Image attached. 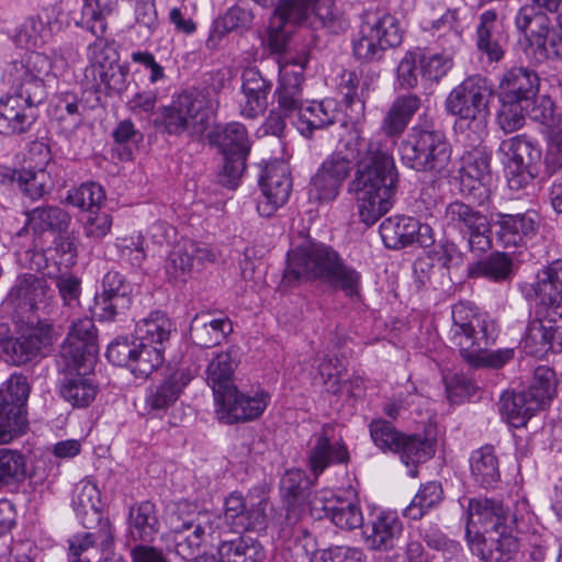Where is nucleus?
<instances>
[{"label": "nucleus", "mask_w": 562, "mask_h": 562, "mask_svg": "<svg viewBox=\"0 0 562 562\" xmlns=\"http://www.w3.org/2000/svg\"><path fill=\"white\" fill-rule=\"evenodd\" d=\"M175 330V324L161 311L151 312L147 317L138 321L135 326L138 341L160 347L162 351L165 344L169 341Z\"/></svg>", "instance_id": "46"}, {"label": "nucleus", "mask_w": 562, "mask_h": 562, "mask_svg": "<svg viewBox=\"0 0 562 562\" xmlns=\"http://www.w3.org/2000/svg\"><path fill=\"white\" fill-rule=\"evenodd\" d=\"M127 68L114 64L90 79L91 88L97 93L104 92L105 95L122 93L127 88Z\"/></svg>", "instance_id": "61"}, {"label": "nucleus", "mask_w": 562, "mask_h": 562, "mask_svg": "<svg viewBox=\"0 0 562 562\" xmlns=\"http://www.w3.org/2000/svg\"><path fill=\"white\" fill-rule=\"evenodd\" d=\"M98 352L97 329L89 317L75 321L61 345L60 356L69 369L90 368Z\"/></svg>", "instance_id": "17"}, {"label": "nucleus", "mask_w": 562, "mask_h": 562, "mask_svg": "<svg viewBox=\"0 0 562 562\" xmlns=\"http://www.w3.org/2000/svg\"><path fill=\"white\" fill-rule=\"evenodd\" d=\"M470 471L474 482L484 488H494L501 480L499 460L492 446H484L471 453Z\"/></svg>", "instance_id": "43"}, {"label": "nucleus", "mask_w": 562, "mask_h": 562, "mask_svg": "<svg viewBox=\"0 0 562 562\" xmlns=\"http://www.w3.org/2000/svg\"><path fill=\"white\" fill-rule=\"evenodd\" d=\"M533 292L547 310L562 311V259H555L537 273Z\"/></svg>", "instance_id": "33"}, {"label": "nucleus", "mask_w": 562, "mask_h": 562, "mask_svg": "<svg viewBox=\"0 0 562 562\" xmlns=\"http://www.w3.org/2000/svg\"><path fill=\"white\" fill-rule=\"evenodd\" d=\"M172 533L176 552L183 559L193 555L205 541L206 536L212 540L221 539L224 536L220 516H212V519H207L204 524H196L184 531Z\"/></svg>", "instance_id": "35"}, {"label": "nucleus", "mask_w": 562, "mask_h": 562, "mask_svg": "<svg viewBox=\"0 0 562 562\" xmlns=\"http://www.w3.org/2000/svg\"><path fill=\"white\" fill-rule=\"evenodd\" d=\"M211 145L218 148L223 156L247 157L250 142L246 127L238 122L218 125L209 134Z\"/></svg>", "instance_id": "36"}, {"label": "nucleus", "mask_w": 562, "mask_h": 562, "mask_svg": "<svg viewBox=\"0 0 562 562\" xmlns=\"http://www.w3.org/2000/svg\"><path fill=\"white\" fill-rule=\"evenodd\" d=\"M70 223L69 214L56 205H42L26 212V226L34 235L66 232Z\"/></svg>", "instance_id": "45"}, {"label": "nucleus", "mask_w": 562, "mask_h": 562, "mask_svg": "<svg viewBox=\"0 0 562 562\" xmlns=\"http://www.w3.org/2000/svg\"><path fill=\"white\" fill-rule=\"evenodd\" d=\"M448 36L451 41L448 49L445 48L441 53L435 54L417 53L420 75L424 79L438 82L452 68L453 50L461 43V34L451 29Z\"/></svg>", "instance_id": "42"}, {"label": "nucleus", "mask_w": 562, "mask_h": 562, "mask_svg": "<svg viewBox=\"0 0 562 562\" xmlns=\"http://www.w3.org/2000/svg\"><path fill=\"white\" fill-rule=\"evenodd\" d=\"M339 115L340 113L334 100L326 99L321 102L314 101L300 111L295 125L301 135L310 138L314 131L334 124Z\"/></svg>", "instance_id": "39"}, {"label": "nucleus", "mask_w": 562, "mask_h": 562, "mask_svg": "<svg viewBox=\"0 0 562 562\" xmlns=\"http://www.w3.org/2000/svg\"><path fill=\"white\" fill-rule=\"evenodd\" d=\"M379 232L384 245L391 249H401L414 244L429 247L435 241L432 228L409 216L385 218Z\"/></svg>", "instance_id": "20"}, {"label": "nucleus", "mask_w": 562, "mask_h": 562, "mask_svg": "<svg viewBox=\"0 0 562 562\" xmlns=\"http://www.w3.org/2000/svg\"><path fill=\"white\" fill-rule=\"evenodd\" d=\"M50 165L40 168H22L12 172V181L16 182L21 192L32 201L48 193L54 186Z\"/></svg>", "instance_id": "47"}, {"label": "nucleus", "mask_w": 562, "mask_h": 562, "mask_svg": "<svg viewBox=\"0 0 562 562\" xmlns=\"http://www.w3.org/2000/svg\"><path fill=\"white\" fill-rule=\"evenodd\" d=\"M76 370V373H67L60 381L59 394L74 408H86L95 400L99 387L91 375Z\"/></svg>", "instance_id": "38"}, {"label": "nucleus", "mask_w": 562, "mask_h": 562, "mask_svg": "<svg viewBox=\"0 0 562 562\" xmlns=\"http://www.w3.org/2000/svg\"><path fill=\"white\" fill-rule=\"evenodd\" d=\"M526 54L536 64H542L550 58L562 56V35L552 33L547 36L526 38Z\"/></svg>", "instance_id": "64"}, {"label": "nucleus", "mask_w": 562, "mask_h": 562, "mask_svg": "<svg viewBox=\"0 0 562 562\" xmlns=\"http://www.w3.org/2000/svg\"><path fill=\"white\" fill-rule=\"evenodd\" d=\"M446 231L458 233L471 252L480 256L493 246L492 226L487 216L460 200L448 203L442 214Z\"/></svg>", "instance_id": "9"}, {"label": "nucleus", "mask_w": 562, "mask_h": 562, "mask_svg": "<svg viewBox=\"0 0 562 562\" xmlns=\"http://www.w3.org/2000/svg\"><path fill=\"white\" fill-rule=\"evenodd\" d=\"M261 196L257 211L263 217L272 216L289 200L292 191L290 168L284 161H273L266 166L260 176Z\"/></svg>", "instance_id": "18"}, {"label": "nucleus", "mask_w": 562, "mask_h": 562, "mask_svg": "<svg viewBox=\"0 0 562 562\" xmlns=\"http://www.w3.org/2000/svg\"><path fill=\"white\" fill-rule=\"evenodd\" d=\"M265 501L248 504L241 493L232 492L224 502L222 519V532L229 527L235 532L262 529L266 526Z\"/></svg>", "instance_id": "21"}, {"label": "nucleus", "mask_w": 562, "mask_h": 562, "mask_svg": "<svg viewBox=\"0 0 562 562\" xmlns=\"http://www.w3.org/2000/svg\"><path fill=\"white\" fill-rule=\"evenodd\" d=\"M220 105L214 87L191 88L176 94L168 105L159 106L154 126L172 136L183 134L199 139L210 125V117Z\"/></svg>", "instance_id": "2"}, {"label": "nucleus", "mask_w": 562, "mask_h": 562, "mask_svg": "<svg viewBox=\"0 0 562 562\" xmlns=\"http://www.w3.org/2000/svg\"><path fill=\"white\" fill-rule=\"evenodd\" d=\"M491 226L496 227L497 243L502 247L508 248L522 245L525 238L535 233L536 221L529 213L515 215L497 213L496 220H492Z\"/></svg>", "instance_id": "28"}, {"label": "nucleus", "mask_w": 562, "mask_h": 562, "mask_svg": "<svg viewBox=\"0 0 562 562\" xmlns=\"http://www.w3.org/2000/svg\"><path fill=\"white\" fill-rule=\"evenodd\" d=\"M164 362L162 348L138 341L128 369L137 379H147Z\"/></svg>", "instance_id": "60"}, {"label": "nucleus", "mask_w": 562, "mask_h": 562, "mask_svg": "<svg viewBox=\"0 0 562 562\" xmlns=\"http://www.w3.org/2000/svg\"><path fill=\"white\" fill-rule=\"evenodd\" d=\"M502 22L495 10H486L479 16L476 26V48L486 55L492 63H497L504 57Z\"/></svg>", "instance_id": "31"}, {"label": "nucleus", "mask_w": 562, "mask_h": 562, "mask_svg": "<svg viewBox=\"0 0 562 562\" xmlns=\"http://www.w3.org/2000/svg\"><path fill=\"white\" fill-rule=\"evenodd\" d=\"M369 82L353 70H345L340 75L338 92L342 102L350 110V119L358 121L364 115L366 99L369 95Z\"/></svg>", "instance_id": "41"}, {"label": "nucleus", "mask_w": 562, "mask_h": 562, "mask_svg": "<svg viewBox=\"0 0 562 562\" xmlns=\"http://www.w3.org/2000/svg\"><path fill=\"white\" fill-rule=\"evenodd\" d=\"M49 291L48 282L43 276L21 273L16 277L5 302L18 313H25L44 303Z\"/></svg>", "instance_id": "24"}, {"label": "nucleus", "mask_w": 562, "mask_h": 562, "mask_svg": "<svg viewBox=\"0 0 562 562\" xmlns=\"http://www.w3.org/2000/svg\"><path fill=\"white\" fill-rule=\"evenodd\" d=\"M312 13L313 20L310 24L315 29L325 27L333 33H338L346 27L344 15L334 0H314Z\"/></svg>", "instance_id": "62"}, {"label": "nucleus", "mask_w": 562, "mask_h": 562, "mask_svg": "<svg viewBox=\"0 0 562 562\" xmlns=\"http://www.w3.org/2000/svg\"><path fill=\"white\" fill-rule=\"evenodd\" d=\"M364 24L372 27L373 35L385 49L397 47L403 41V31L400 27V22L390 13L368 20Z\"/></svg>", "instance_id": "63"}, {"label": "nucleus", "mask_w": 562, "mask_h": 562, "mask_svg": "<svg viewBox=\"0 0 562 562\" xmlns=\"http://www.w3.org/2000/svg\"><path fill=\"white\" fill-rule=\"evenodd\" d=\"M25 476V456L16 449L0 448V490L23 482Z\"/></svg>", "instance_id": "56"}, {"label": "nucleus", "mask_w": 562, "mask_h": 562, "mask_svg": "<svg viewBox=\"0 0 562 562\" xmlns=\"http://www.w3.org/2000/svg\"><path fill=\"white\" fill-rule=\"evenodd\" d=\"M338 256L339 254L330 246L304 240L288 251L284 279L289 282L301 279L324 282Z\"/></svg>", "instance_id": "11"}, {"label": "nucleus", "mask_w": 562, "mask_h": 562, "mask_svg": "<svg viewBox=\"0 0 562 562\" xmlns=\"http://www.w3.org/2000/svg\"><path fill=\"white\" fill-rule=\"evenodd\" d=\"M451 314L448 338L467 362L496 342L498 330L495 322L486 314L479 313L471 303H456Z\"/></svg>", "instance_id": "5"}, {"label": "nucleus", "mask_w": 562, "mask_h": 562, "mask_svg": "<svg viewBox=\"0 0 562 562\" xmlns=\"http://www.w3.org/2000/svg\"><path fill=\"white\" fill-rule=\"evenodd\" d=\"M231 333L233 324L228 317H215L209 312L196 314L190 324L191 340L203 348L220 345Z\"/></svg>", "instance_id": "30"}, {"label": "nucleus", "mask_w": 562, "mask_h": 562, "mask_svg": "<svg viewBox=\"0 0 562 562\" xmlns=\"http://www.w3.org/2000/svg\"><path fill=\"white\" fill-rule=\"evenodd\" d=\"M398 445V451L402 462L409 468L408 474L416 477L418 474L417 465L426 462L434 454V448L430 440L419 436H403Z\"/></svg>", "instance_id": "52"}, {"label": "nucleus", "mask_w": 562, "mask_h": 562, "mask_svg": "<svg viewBox=\"0 0 562 562\" xmlns=\"http://www.w3.org/2000/svg\"><path fill=\"white\" fill-rule=\"evenodd\" d=\"M252 20L251 11L238 5L229 8L222 16L213 21L206 40L207 47H215L224 36L233 31L249 29Z\"/></svg>", "instance_id": "50"}, {"label": "nucleus", "mask_w": 562, "mask_h": 562, "mask_svg": "<svg viewBox=\"0 0 562 562\" xmlns=\"http://www.w3.org/2000/svg\"><path fill=\"white\" fill-rule=\"evenodd\" d=\"M515 274L514 259L506 252L495 251L468 268L470 278H485L495 283L510 281Z\"/></svg>", "instance_id": "44"}, {"label": "nucleus", "mask_w": 562, "mask_h": 562, "mask_svg": "<svg viewBox=\"0 0 562 562\" xmlns=\"http://www.w3.org/2000/svg\"><path fill=\"white\" fill-rule=\"evenodd\" d=\"M198 369L180 366L170 370L161 380L148 385L144 393L143 415L162 417L180 400L186 387L196 376Z\"/></svg>", "instance_id": "13"}, {"label": "nucleus", "mask_w": 562, "mask_h": 562, "mask_svg": "<svg viewBox=\"0 0 562 562\" xmlns=\"http://www.w3.org/2000/svg\"><path fill=\"white\" fill-rule=\"evenodd\" d=\"M37 109L5 94L0 98V133L8 136L23 135L37 120Z\"/></svg>", "instance_id": "27"}, {"label": "nucleus", "mask_w": 562, "mask_h": 562, "mask_svg": "<svg viewBox=\"0 0 562 562\" xmlns=\"http://www.w3.org/2000/svg\"><path fill=\"white\" fill-rule=\"evenodd\" d=\"M30 394L27 378L12 373L0 386V445L23 435L27 428L26 402Z\"/></svg>", "instance_id": "10"}, {"label": "nucleus", "mask_w": 562, "mask_h": 562, "mask_svg": "<svg viewBox=\"0 0 562 562\" xmlns=\"http://www.w3.org/2000/svg\"><path fill=\"white\" fill-rule=\"evenodd\" d=\"M519 529L501 528L497 531H491L482 541L474 538L473 550L485 562H508L513 560L518 552L519 543L514 535Z\"/></svg>", "instance_id": "29"}, {"label": "nucleus", "mask_w": 562, "mask_h": 562, "mask_svg": "<svg viewBox=\"0 0 562 562\" xmlns=\"http://www.w3.org/2000/svg\"><path fill=\"white\" fill-rule=\"evenodd\" d=\"M72 508L85 528H93L95 522H103L101 493L95 484L81 481L74 491Z\"/></svg>", "instance_id": "37"}, {"label": "nucleus", "mask_w": 562, "mask_h": 562, "mask_svg": "<svg viewBox=\"0 0 562 562\" xmlns=\"http://www.w3.org/2000/svg\"><path fill=\"white\" fill-rule=\"evenodd\" d=\"M227 532L218 540L217 562H262L265 550L261 543L249 536L227 538Z\"/></svg>", "instance_id": "34"}, {"label": "nucleus", "mask_w": 562, "mask_h": 562, "mask_svg": "<svg viewBox=\"0 0 562 562\" xmlns=\"http://www.w3.org/2000/svg\"><path fill=\"white\" fill-rule=\"evenodd\" d=\"M541 409L535 406L533 401L526 392L504 393L501 398L499 411L507 423L515 428L525 426L530 417Z\"/></svg>", "instance_id": "51"}, {"label": "nucleus", "mask_w": 562, "mask_h": 562, "mask_svg": "<svg viewBox=\"0 0 562 562\" xmlns=\"http://www.w3.org/2000/svg\"><path fill=\"white\" fill-rule=\"evenodd\" d=\"M303 81L304 76L302 70H284L281 72L274 97L277 100V109L285 114V116L299 115L300 111L303 109Z\"/></svg>", "instance_id": "40"}, {"label": "nucleus", "mask_w": 562, "mask_h": 562, "mask_svg": "<svg viewBox=\"0 0 562 562\" xmlns=\"http://www.w3.org/2000/svg\"><path fill=\"white\" fill-rule=\"evenodd\" d=\"M280 494L285 510L280 526V537L293 541L303 560L308 561L317 551V542L306 525V477L302 470L284 473L280 482Z\"/></svg>", "instance_id": "3"}, {"label": "nucleus", "mask_w": 562, "mask_h": 562, "mask_svg": "<svg viewBox=\"0 0 562 562\" xmlns=\"http://www.w3.org/2000/svg\"><path fill=\"white\" fill-rule=\"evenodd\" d=\"M133 285L119 271H109L102 280V292L94 296L93 313L101 321H113L128 308Z\"/></svg>", "instance_id": "22"}, {"label": "nucleus", "mask_w": 562, "mask_h": 562, "mask_svg": "<svg viewBox=\"0 0 562 562\" xmlns=\"http://www.w3.org/2000/svg\"><path fill=\"white\" fill-rule=\"evenodd\" d=\"M558 380L552 368L539 366L533 371L531 384L526 392L533 401L535 406L542 408L555 395Z\"/></svg>", "instance_id": "59"}, {"label": "nucleus", "mask_w": 562, "mask_h": 562, "mask_svg": "<svg viewBox=\"0 0 562 562\" xmlns=\"http://www.w3.org/2000/svg\"><path fill=\"white\" fill-rule=\"evenodd\" d=\"M403 531V524L394 512H382L372 521L367 542L373 550H391Z\"/></svg>", "instance_id": "48"}, {"label": "nucleus", "mask_w": 562, "mask_h": 562, "mask_svg": "<svg viewBox=\"0 0 562 562\" xmlns=\"http://www.w3.org/2000/svg\"><path fill=\"white\" fill-rule=\"evenodd\" d=\"M102 35L98 33L94 42L89 44L87 48L89 65L86 67L85 77L88 80L106 69V67L113 66L117 59L114 44Z\"/></svg>", "instance_id": "53"}, {"label": "nucleus", "mask_w": 562, "mask_h": 562, "mask_svg": "<svg viewBox=\"0 0 562 562\" xmlns=\"http://www.w3.org/2000/svg\"><path fill=\"white\" fill-rule=\"evenodd\" d=\"M401 161L418 172L441 175L451 158L445 133L431 122L415 125L398 147Z\"/></svg>", "instance_id": "4"}, {"label": "nucleus", "mask_w": 562, "mask_h": 562, "mask_svg": "<svg viewBox=\"0 0 562 562\" xmlns=\"http://www.w3.org/2000/svg\"><path fill=\"white\" fill-rule=\"evenodd\" d=\"M499 151L504 155L503 162L507 175L510 176V186L518 187L531 176V166L541 157L540 149L526 135H516L503 140Z\"/></svg>", "instance_id": "23"}, {"label": "nucleus", "mask_w": 562, "mask_h": 562, "mask_svg": "<svg viewBox=\"0 0 562 562\" xmlns=\"http://www.w3.org/2000/svg\"><path fill=\"white\" fill-rule=\"evenodd\" d=\"M48 56L32 52L22 60L12 61L5 70L10 97H16L37 109L47 98V85L56 79Z\"/></svg>", "instance_id": "6"}, {"label": "nucleus", "mask_w": 562, "mask_h": 562, "mask_svg": "<svg viewBox=\"0 0 562 562\" xmlns=\"http://www.w3.org/2000/svg\"><path fill=\"white\" fill-rule=\"evenodd\" d=\"M524 350L536 358L562 351V311L547 310L543 317L530 323Z\"/></svg>", "instance_id": "19"}, {"label": "nucleus", "mask_w": 562, "mask_h": 562, "mask_svg": "<svg viewBox=\"0 0 562 562\" xmlns=\"http://www.w3.org/2000/svg\"><path fill=\"white\" fill-rule=\"evenodd\" d=\"M239 363V349L231 346L215 353L205 370V380L212 389L214 401L235 389L234 373Z\"/></svg>", "instance_id": "26"}, {"label": "nucleus", "mask_w": 562, "mask_h": 562, "mask_svg": "<svg viewBox=\"0 0 562 562\" xmlns=\"http://www.w3.org/2000/svg\"><path fill=\"white\" fill-rule=\"evenodd\" d=\"M270 398L265 390L249 394L235 387L215 401L217 419L226 425L252 422L263 414Z\"/></svg>", "instance_id": "16"}, {"label": "nucleus", "mask_w": 562, "mask_h": 562, "mask_svg": "<svg viewBox=\"0 0 562 562\" xmlns=\"http://www.w3.org/2000/svg\"><path fill=\"white\" fill-rule=\"evenodd\" d=\"M539 86L537 74L525 67H514L508 70L501 81V100L521 102L529 105Z\"/></svg>", "instance_id": "32"}, {"label": "nucleus", "mask_w": 562, "mask_h": 562, "mask_svg": "<svg viewBox=\"0 0 562 562\" xmlns=\"http://www.w3.org/2000/svg\"><path fill=\"white\" fill-rule=\"evenodd\" d=\"M91 529L92 531L77 535L69 539V555L80 558L82 552L95 543L102 547V552L111 547L113 532L109 520L95 522Z\"/></svg>", "instance_id": "55"}, {"label": "nucleus", "mask_w": 562, "mask_h": 562, "mask_svg": "<svg viewBox=\"0 0 562 562\" xmlns=\"http://www.w3.org/2000/svg\"><path fill=\"white\" fill-rule=\"evenodd\" d=\"M331 153L311 177L307 186L308 202L316 205L333 203L340 194L341 187L353 169L351 153Z\"/></svg>", "instance_id": "12"}, {"label": "nucleus", "mask_w": 562, "mask_h": 562, "mask_svg": "<svg viewBox=\"0 0 562 562\" xmlns=\"http://www.w3.org/2000/svg\"><path fill=\"white\" fill-rule=\"evenodd\" d=\"M323 283L335 290L342 291L347 296L359 295L361 286V273L355 268L346 265L340 256Z\"/></svg>", "instance_id": "58"}, {"label": "nucleus", "mask_w": 562, "mask_h": 562, "mask_svg": "<svg viewBox=\"0 0 562 562\" xmlns=\"http://www.w3.org/2000/svg\"><path fill=\"white\" fill-rule=\"evenodd\" d=\"M493 98V83L485 77L474 75L452 89L446 99L445 106L449 114L467 121L469 125L473 124L477 138L481 139Z\"/></svg>", "instance_id": "7"}, {"label": "nucleus", "mask_w": 562, "mask_h": 562, "mask_svg": "<svg viewBox=\"0 0 562 562\" xmlns=\"http://www.w3.org/2000/svg\"><path fill=\"white\" fill-rule=\"evenodd\" d=\"M408 122L391 108L383 117L381 131L385 138H367L353 127L341 145L357 159L348 193L352 194L360 221L375 224L393 206L400 183V173L393 157L396 138Z\"/></svg>", "instance_id": "1"}, {"label": "nucleus", "mask_w": 562, "mask_h": 562, "mask_svg": "<svg viewBox=\"0 0 562 562\" xmlns=\"http://www.w3.org/2000/svg\"><path fill=\"white\" fill-rule=\"evenodd\" d=\"M350 454L341 436L336 435L334 424H324L308 441L307 465L311 473L318 477L331 465L347 464Z\"/></svg>", "instance_id": "15"}, {"label": "nucleus", "mask_w": 562, "mask_h": 562, "mask_svg": "<svg viewBox=\"0 0 562 562\" xmlns=\"http://www.w3.org/2000/svg\"><path fill=\"white\" fill-rule=\"evenodd\" d=\"M314 0H282L273 11L271 24L278 31L285 24H304L311 19Z\"/></svg>", "instance_id": "57"}, {"label": "nucleus", "mask_w": 562, "mask_h": 562, "mask_svg": "<svg viewBox=\"0 0 562 562\" xmlns=\"http://www.w3.org/2000/svg\"><path fill=\"white\" fill-rule=\"evenodd\" d=\"M241 81L244 101L240 103V114L247 119H256L268 108L272 83L256 67L246 68L241 74Z\"/></svg>", "instance_id": "25"}, {"label": "nucleus", "mask_w": 562, "mask_h": 562, "mask_svg": "<svg viewBox=\"0 0 562 562\" xmlns=\"http://www.w3.org/2000/svg\"><path fill=\"white\" fill-rule=\"evenodd\" d=\"M524 512L527 513V503L521 502L515 505L512 510L503 502L493 498L474 497L469 498L465 508V537L471 544L474 538H480L481 526L485 533L497 531L501 528L520 529L524 521Z\"/></svg>", "instance_id": "8"}, {"label": "nucleus", "mask_w": 562, "mask_h": 562, "mask_svg": "<svg viewBox=\"0 0 562 562\" xmlns=\"http://www.w3.org/2000/svg\"><path fill=\"white\" fill-rule=\"evenodd\" d=\"M130 533L134 541L150 542L159 531L155 505L145 501L130 508Z\"/></svg>", "instance_id": "49"}, {"label": "nucleus", "mask_w": 562, "mask_h": 562, "mask_svg": "<svg viewBox=\"0 0 562 562\" xmlns=\"http://www.w3.org/2000/svg\"><path fill=\"white\" fill-rule=\"evenodd\" d=\"M443 498L441 484L428 482L420 486L412 502L403 510L404 517L418 520L422 519L431 508L438 506Z\"/></svg>", "instance_id": "54"}, {"label": "nucleus", "mask_w": 562, "mask_h": 562, "mask_svg": "<svg viewBox=\"0 0 562 562\" xmlns=\"http://www.w3.org/2000/svg\"><path fill=\"white\" fill-rule=\"evenodd\" d=\"M56 340L50 324L38 322L23 328L18 337L1 341L0 348L5 360L14 366H22L38 357L47 356Z\"/></svg>", "instance_id": "14"}]
</instances>
